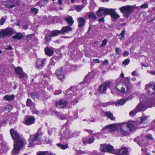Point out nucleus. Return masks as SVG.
Masks as SVG:
<instances>
[{
  "label": "nucleus",
  "mask_w": 155,
  "mask_h": 155,
  "mask_svg": "<svg viewBox=\"0 0 155 155\" xmlns=\"http://www.w3.org/2000/svg\"><path fill=\"white\" fill-rule=\"evenodd\" d=\"M115 9H109L108 15H110L114 19H116L120 17V16L115 11Z\"/></svg>",
  "instance_id": "22"
},
{
  "label": "nucleus",
  "mask_w": 155,
  "mask_h": 155,
  "mask_svg": "<svg viewBox=\"0 0 155 155\" xmlns=\"http://www.w3.org/2000/svg\"><path fill=\"white\" fill-rule=\"evenodd\" d=\"M119 38L121 40H123L124 38V35H120L119 36Z\"/></svg>",
  "instance_id": "62"
},
{
  "label": "nucleus",
  "mask_w": 155,
  "mask_h": 155,
  "mask_svg": "<svg viewBox=\"0 0 155 155\" xmlns=\"http://www.w3.org/2000/svg\"><path fill=\"white\" fill-rule=\"evenodd\" d=\"M113 104V103L110 101L106 103H102L101 105L104 107L107 106H108L112 105Z\"/></svg>",
  "instance_id": "47"
},
{
  "label": "nucleus",
  "mask_w": 155,
  "mask_h": 155,
  "mask_svg": "<svg viewBox=\"0 0 155 155\" xmlns=\"http://www.w3.org/2000/svg\"><path fill=\"white\" fill-rule=\"evenodd\" d=\"M47 89L49 90H51L53 89V86L51 85H47Z\"/></svg>",
  "instance_id": "61"
},
{
  "label": "nucleus",
  "mask_w": 155,
  "mask_h": 155,
  "mask_svg": "<svg viewBox=\"0 0 155 155\" xmlns=\"http://www.w3.org/2000/svg\"><path fill=\"white\" fill-rule=\"evenodd\" d=\"M115 52L116 54L117 55H119L121 53V50H120V49L119 48H116L115 49Z\"/></svg>",
  "instance_id": "52"
},
{
  "label": "nucleus",
  "mask_w": 155,
  "mask_h": 155,
  "mask_svg": "<svg viewBox=\"0 0 155 155\" xmlns=\"http://www.w3.org/2000/svg\"><path fill=\"white\" fill-rule=\"evenodd\" d=\"M149 116H146L145 117H142L140 118V121H138V123L139 124L147 123L148 121V117Z\"/></svg>",
  "instance_id": "33"
},
{
  "label": "nucleus",
  "mask_w": 155,
  "mask_h": 155,
  "mask_svg": "<svg viewBox=\"0 0 155 155\" xmlns=\"http://www.w3.org/2000/svg\"><path fill=\"white\" fill-rule=\"evenodd\" d=\"M103 134V133H102L100 131V132H97V133L95 134V135L96 137L99 138L102 136V134Z\"/></svg>",
  "instance_id": "51"
},
{
  "label": "nucleus",
  "mask_w": 155,
  "mask_h": 155,
  "mask_svg": "<svg viewBox=\"0 0 155 155\" xmlns=\"http://www.w3.org/2000/svg\"><path fill=\"white\" fill-rule=\"evenodd\" d=\"M137 8V6L135 5H127L122 6L119 9L120 12L123 14L124 16L128 17L131 14L134 9Z\"/></svg>",
  "instance_id": "6"
},
{
  "label": "nucleus",
  "mask_w": 155,
  "mask_h": 155,
  "mask_svg": "<svg viewBox=\"0 0 155 155\" xmlns=\"http://www.w3.org/2000/svg\"><path fill=\"white\" fill-rule=\"evenodd\" d=\"M35 120L34 117L31 116H27L25 118V124L27 125H30L34 124Z\"/></svg>",
  "instance_id": "20"
},
{
  "label": "nucleus",
  "mask_w": 155,
  "mask_h": 155,
  "mask_svg": "<svg viewBox=\"0 0 155 155\" xmlns=\"http://www.w3.org/2000/svg\"><path fill=\"white\" fill-rule=\"evenodd\" d=\"M137 8H135L136 9H138L140 8H148V5L147 3H145L144 4H142V5H141L139 7H137Z\"/></svg>",
  "instance_id": "46"
},
{
  "label": "nucleus",
  "mask_w": 155,
  "mask_h": 155,
  "mask_svg": "<svg viewBox=\"0 0 155 155\" xmlns=\"http://www.w3.org/2000/svg\"><path fill=\"white\" fill-rule=\"evenodd\" d=\"M56 131V129L54 128H49L48 130V133L49 135L54 134Z\"/></svg>",
  "instance_id": "43"
},
{
  "label": "nucleus",
  "mask_w": 155,
  "mask_h": 155,
  "mask_svg": "<svg viewBox=\"0 0 155 155\" xmlns=\"http://www.w3.org/2000/svg\"><path fill=\"white\" fill-rule=\"evenodd\" d=\"M52 141V140L51 139H46L45 140V143H51Z\"/></svg>",
  "instance_id": "60"
},
{
  "label": "nucleus",
  "mask_w": 155,
  "mask_h": 155,
  "mask_svg": "<svg viewBox=\"0 0 155 155\" xmlns=\"http://www.w3.org/2000/svg\"><path fill=\"white\" fill-rule=\"evenodd\" d=\"M140 103L134 110L129 113L130 116H134L137 112L144 111L147 108L155 106V97L147 98L145 95L142 94L140 98Z\"/></svg>",
  "instance_id": "1"
},
{
  "label": "nucleus",
  "mask_w": 155,
  "mask_h": 155,
  "mask_svg": "<svg viewBox=\"0 0 155 155\" xmlns=\"http://www.w3.org/2000/svg\"><path fill=\"white\" fill-rule=\"evenodd\" d=\"M55 64V62L54 61L53 58H51L50 60V62L48 65V69L50 70L51 67L54 66Z\"/></svg>",
  "instance_id": "41"
},
{
  "label": "nucleus",
  "mask_w": 155,
  "mask_h": 155,
  "mask_svg": "<svg viewBox=\"0 0 155 155\" xmlns=\"http://www.w3.org/2000/svg\"><path fill=\"white\" fill-rule=\"evenodd\" d=\"M38 9L36 8H32L31 9V11L34 13L35 14H36L38 12Z\"/></svg>",
  "instance_id": "50"
},
{
  "label": "nucleus",
  "mask_w": 155,
  "mask_h": 155,
  "mask_svg": "<svg viewBox=\"0 0 155 155\" xmlns=\"http://www.w3.org/2000/svg\"><path fill=\"white\" fill-rule=\"evenodd\" d=\"M8 2H11L12 3H16L19 2L18 0H11L10 1H8Z\"/></svg>",
  "instance_id": "57"
},
{
  "label": "nucleus",
  "mask_w": 155,
  "mask_h": 155,
  "mask_svg": "<svg viewBox=\"0 0 155 155\" xmlns=\"http://www.w3.org/2000/svg\"><path fill=\"white\" fill-rule=\"evenodd\" d=\"M12 108V106L10 105H7L5 108V110L8 112L10 111Z\"/></svg>",
  "instance_id": "48"
},
{
  "label": "nucleus",
  "mask_w": 155,
  "mask_h": 155,
  "mask_svg": "<svg viewBox=\"0 0 155 155\" xmlns=\"http://www.w3.org/2000/svg\"><path fill=\"white\" fill-rule=\"evenodd\" d=\"M61 91L60 90H57L55 91L54 94L55 95H58L61 94Z\"/></svg>",
  "instance_id": "56"
},
{
  "label": "nucleus",
  "mask_w": 155,
  "mask_h": 155,
  "mask_svg": "<svg viewBox=\"0 0 155 155\" xmlns=\"http://www.w3.org/2000/svg\"><path fill=\"white\" fill-rule=\"evenodd\" d=\"M5 20L3 18H2L0 20V25H3L4 23L5 22Z\"/></svg>",
  "instance_id": "59"
},
{
  "label": "nucleus",
  "mask_w": 155,
  "mask_h": 155,
  "mask_svg": "<svg viewBox=\"0 0 155 155\" xmlns=\"http://www.w3.org/2000/svg\"><path fill=\"white\" fill-rule=\"evenodd\" d=\"M130 62V60L129 59H125V60H124L123 62V64H124L125 65H127L129 64Z\"/></svg>",
  "instance_id": "54"
},
{
  "label": "nucleus",
  "mask_w": 155,
  "mask_h": 155,
  "mask_svg": "<svg viewBox=\"0 0 155 155\" xmlns=\"http://www.w3.org/2000/svg\"><path fill=\"white\" fill-rule=\"evenodd\" d=\"M107 40L106 39H105L103 40L102 42V44H101V47H104L107 44Z\"/></svg>",
  "instance_id": "53"
},
{
  "label": "nucleus",
  "mask_w": 155,
  "mask_h": 155,
  "mask_svg": "<svg viewBox=\"0 0 155 155\" xmlns=\"http://www.w3.org/2000/svg\"><path fill=\"white\" fill-rule=\"evenodd\" d=\"M57 145L61 149L64 150L68 148V146L67 144L64 145L61 143H58L57 144Z\"/></svg>",
  "instance_id": "39"
},
{
  "label": "nucleus",
  "mask_w": 155,
  "mask_h": 155,
  "mask_svg": "<svg viewBox=\"0 0 155 155\" xmlns=\"http://www.w3.org/2000/svg\"><path fill=\"white\" fill-rule=\"evenodd\" d=\"M23 35L21 33H18L15 35L13 36L12 38L14 39L19 40L23 38Z\"/></svg>",
  "instance_id": "37"
},
{
  "label": "nucleus",
  "mask_w": 155,
  "mask_h": 155,
  "mask_svg": "<svg viewBox=\"0 0 155 155\" xmlns=\"http://www.w3.org/2000/svg\"><path fill=\"white\" fill-rule=\"evenodd\" d=\"M118 85H122V83L121 82H120L117 83L116 87H114V90L116 92L118 91V92H121L122 94H124L125 93V89L123 87H121V90H119L118 87Z\"/></svg>",
  "instance_id": "25"
},
{
  "label": "nucleus",
  "mask_w": 155,
  "mask_h": 155,
  "mask_svg": "<svg viewBox=\"0 0 155 155\" xmlns=\"http://www.w3.org/2000/svg\"><path fill=\"white\" fill-rule=\"evenodd\" d=\"M132 99V96L130 95L127 98L124 99H121L115 103L116 106H119L123 105L126 101L129 100H131Z\"/></svg>",
  "instance_id": "21"
},
{
  "label": "nucleus",
  "mask_w": 155,
  "mask_h": 155,
  "mask_svg": "<svg viewBox=\"0 0 155 155\" xmlns=\"http://www.w3.org/2000/svg\"><path fill=\"white\" fill-rule=\"evenodd\" d=\"M94 77L93 72H91L89 73L88 74L85 76L83 81L84 83H89Z\"/></svg>",
  "instance_id": "23"
},
{
  "label": "nucleus",
  "mask_w": 155,
  "mask_h": 155,
  "mask_svg": "<svg viewBox=\"0 0 155 155\" xmlns=\"http://www.w3.org/2000/svg\"><path fill=\"white\" fill-rule=\"evenodd\" d=\"M54 113L58 118L61 119L62 120L66 119L68 118L67 115L63 114H61L59 112L57 111H54Z\"/></svg>",
  "instance_id": "27"
},
{
  "label": "nucleus",
  "mask_w": 155,
  "mask_h": 155,
  "mask_svg": "<svg viewBox=\"0 0 155 155\" xmlns=\"http://www.w3.org/2000/svg\"><path fill=\"white\" fill-rule=\"evenodd\" d=\"M105 115L111 120H114L115 119V118L114 117L113 114L110 111L106 112L105 113Z\"/></svg>",
  "instance_id": "35"
},
{
  "label": "nucleus",
  "mask_w": 155,
  "mask_h": 155,
  "mask_svg": "<svg viewBox=\"0 0 155 155\" xmlns=\"http://www.w3.org/2000/svg\"><path fill=\"white\" fill-rule=\"evenodd\" d=\"M146 137L148 140L153 141L154 140L151 134H147Z\"/></svg>",
  "instance_id": "45"
},
{
  "label": "nucleus",
  "mask_w": 155,
  "mask_h": 155,
  "mask_svg": "<svg viewBox=\"0 0 155 155\" xmlns=\"http://www.w3.org/2000/svg\"><path fill=\"white\" fill-rule=\"evenodd\" d=\"M42 128L40 127L38 129L37 132L34 135H31L28 140L29 142L28 146L32 147L36 144H37V141L40 140L43 134V132L42 131Z\"/></svg>",
  "instance_id": "3"
},
{
  "label": "nucleus",
  "mask_w": 155,
  "mask_h": 155,
  "mask_svg": "<svg viewBox=\"0 0 155 155\" xmlns=\"http://www.w3.org/2000/svg\"><path fill=\"white\" fill-rule=\"evenodd\" d=\"M13 34L12 29L11 28H7L1 30L0 32V37H3L6 35H11Z\"/></svg>",
  "instance_id": "14"
},
{
  "label": "nucleus",
  "mask_w": 155,
  "mask_h": 155,
  "mask_svg": "<svg viewBox=\"0 0 155 155\" xmlns=\"http://www.w3.org/2000/svg\"><path fill=\"white\" fill-rule=\"evenodd\" d=\"M134 141L137 142V144L140 146H142L145 143V142H144L145 141L144 139H143L141 137H138L134 139Z\"/></svg>",
  "instance_id": "28"
},
{
  "label": "nucleus",
  "mask_w": 155,
  "mask_h": 155,
  "mask_svg": "<svg viewBox=\"0 0 155 155\" xmlns=\"http://www.w3.org/2000/svg\"><path fill=\"white\" fill-rule=\"evenodd\" d=\"M84 7V5H77L75 6L76 10L78 12L81 11Z\"/></svg>",
  "instance_id": "44"
},
{
  "label": "nucleus",
  "mask_w": 155,
  "mask_h": 155,
  "mask_svg": "<svg viewBox=\"0 0 155 155\" xmlns=\"http://www.w3.org/2000/svg\"><path fill=\"white\" fill-rule=\"evenodd\" d=\"M55 74L58 78L60 80H63L64 78V71L62 68L57 69Z\"/></svg>",
  "instance_id": "15"
},
{
  "label": "nucleus",
  "mask_w": 155,
  "mask_h": 155,
  "mask_svg": "<svg viewBox=\"0 0 155 155\" xmlns=\"http://www.w3.org/2000/svg\"><path fill=\"white\" fill-rule=\"evenodd\" d=\"M46 32L47 33H46L45 34V40L46 42H48L50 41V37H52L48 35V32L47 30L46 31Z\"/></svg>",
  "instance_id": "42"
},
{
  "label": "nucleus",
  "mask_w": 155,
  "mask_h": 155,
  "mask_svg": "<svg viewBox=\"0 0 155 155\" xmlns=\"http://www.w3.org/2000/svg\"><path fill=\"white\" fill-rule=\"evenodd\" d=\"M46 59H38L36 61L35 68L40 70L44 67L46 62Z\"/></svg>",
  "instance_id": "12"
},
{
  "label": "nucleus",
  "mask_w": 155,
  "mask_h": 155,
  "mask_svg": "<svg viewBox=\"0 0 155 155\" xmlns=\"http://www.w3.org/2000/svg\"><path fill=\"white\" fill-rule=\"evenodd\" d=\"M108 63V60L107 59L105 60L104 61L102 62V64L103 65H106Z\"/></svg>",
  "instance_id": "63"
},
{
  "label": "nucleus",
  "mask_w": 155,
  "mask_h": 155,
  "mask_svg": "<svg viewBox=\"0 0 155 155\" xmlns=\"http://www.w3.org/2000/svg\"><path fill=\"white\" fill-rule=\"evenodd\" d=\"M76 91H78L75 87L70 88L65 92L64 93L67 97L68 98H71L72 97L75 99L72 102V104H73L77 103L78 102V99L80 98L79 96L78 95V93H76Z\"/></svg>",
  "instance_id": "4"
},
{
  "label": "nucleus",
  "mask_w": 155,
  "mask_h": 155,
  "mask_svg": "<svg viewBox=\"0 0 155 155\" xmlns=\"http://www.w3.org/2000/svg\"><path fill=\"white\" fill-rule=\"evenodd\" d=\"M109 9L104 8H100L97 12V15L98 16H101L103 15H108Z\"/></svg>",
  "instance_id": "17"
},
{
  "label": "nucleus",
  "mask_w": 155,
  "mask_h": 155,
  "mask_svg": "<svg viewBox=\"0 0 155 155\" xmlns=\"http://www.w3.org/2000/svg\"><path fill=\"white\" fill-rule=\"evenodd\" d=\"M36 155H55V154L50 151H41L38 152Z\"/></svg>",
  "instance_id": "32"
},
{
  "label": "nucleus",
  "mask_w": 155,
  "mask_h": 155,
  "mask_svg": "<svg viewBox=\"0 0 155 155\" xmlns=\"http://www.w3.org/2000/svg\"><path fill=\"white\" fill-rule=\"evenodd\" d=\"M45 50L46 54L49 56H51L54 53V50L49 48H45Z\"/></svg>",
  "instance_id": "30"
},
{
  "label": "nucleus",
  "mask_w": 155,
  "mask_h": 155,
  "mask_svg": "<svg viewBox=\"0 0 155 155\" xmlns=\"http://www.w3.org/2000/svg\"><path fill=\"white\" fill-rule=\"evenodd\" d=\"M10 134L11 137L14 141L18 142V141H19L21 139H24L20 138L17 130L15 129L12 128L10 130Z\"/></svg>",
  "instance_id": "11"
},
{
  "label": "nucleus",
  "mask_w": 155,
  "mask_h": 155,
  "mask_svg": "<svg viewBox=\"0 0 155 155\" xmlns=\"http://www.w3.org/2000/svg\"><path fill=\"white\" fill-rule=\"evenodd\" d=\"M77 21L78 22V27H81L84 26L85 22V19L82 17H80L77 19Z\"/></svg>",
  "instance_id": "31"
},
{
  "label": "nucleus",
  "mask_w": 155,
  "mask_h": 155,
  "mask_svg": "<svg viewBox=\"0 0 155 155\" xmlns=\"http://www.w3.org/2000/svg\"><path fill=\"white\" fill-rule=\"evenodd\" d=\"M114 154L116 155H128V150L126 148H121L119 150H115Z\"/></svg>",
  "instance_id": "18"
},
{
  "label": "nucleus",
  "mask_w": 155,
  "mask_h": 155,
  "mask_svg": "<svg viewBox=\"0 0 155 155\" xmlns=\"http://www.w3.org/2000/svg\"><path fill=\"white\" fill-rule=\"evenodd\" d=\"M78 112L77 110H76L74 112V115L73 118L74 119H76L78 117Z\"/></svg>",
  "instance_id": "55"
},
{
  "label": "nucleus",
  "mask_w": 155,
  "mask_h": 155,
  "mask_svg": "<svg viewBox=\"0 0 155 155\" xmlns=\"http://www.w3.org/2000/svg\"><path fill=\"white\" fill-rule=\"evenodd\" d=\"M26 141L25 139H21L18 142L14 141V147L12 151V155H17L19 153L21 148L24 147L26 144Z\"/></svg>",
  "instance_id": "5"
},
{
  "label": "nucleus",
  "mask_w": 155,
  "mask_h": 155,
  "mask_svg": "<svg viewBox=\"0 0 155 155\" xmlns=\"http://www.w3.org/2000/svg\"><path fill=\"white\" fill-rule=\"evenodd\" d=\"M4 99L7 101L12 100L14 98V95H6L4 97Z\"/></svg>",
  "instance_id": "40"
},
{
  "label": "nucleus",
  "mask_w": 155,
  "mask_h": 155,
  "mask_svg": "<svg viewBox=\"0 0 155 155\" xmlns=\"http://www.w3.org/2000/svg\"><path fill=\"white\" fill-rule=\"evenodd\" d=\"M15 5H6V6L8 8H12L14 7H15Z\"/></svg>",
  "instance_id": "58"
},
{
  "label": "nucleus",
  "mask_w": 155,
  "mask_h": 155,
  "mask_svg": "<svg viewBox=\"0 0 155 155\" xmlns=\"http://www.w3.org/2000/svg\"><path fill=\"white\" fill-rule=\"evenodd\" d=\"M31 97L32 99H35L37 98L38 97V95L37 93H33L31 94Z\"/></svg>",
  "instance_id": "49"
},
{
  "label": "nucleus",
  "mask_w": 155,
  "mask_h": 155,
  "mask_svg": "<svg viewBox=\"0 0 155 155\" xmlns=\"http://www.w3.org/2000/svg\"><path fill=\"white\" fill-rule=\"evenodd\" d=\"M15 70L19 78H27V75L23 71L21 67H17L15 69Z\"/></svg>",
  "instance_id": "16"
},
{
  "label": "nucleus",
  "mask_w": 155,
  "mask_h": 155,
  "mask_svg": "<svg viewBox=\"0 0 155 155\" xmlns=\"http://www.w3.org/2000/svg\"><path fill=\"white\" fill-rule=\"evenodd\" d=\"M112 84L111 82L110 81H106L104 83L101 84L98 88V90L101 93L105 92L107 87L110 88L111 90L112 88L110 86Z\"/></svg>",
  "instance_id": "9"
},
{
  "label": "nucleus",
  "mask_w": 155,
  "mask_h": 155,
  "mask_svg": "<svg viewBox=\"0 0 155 155\" xmlns=\"http://www.w3.org/2000/svg\"><path fill=\"white\" fill-rule=\"evenodd\" d=\"M26 105L28 107H31L33 108L35 107V104L32 102L30 99H28L26 101Z\"/></svg>",
  "instance_id": "38"
},
{
  "label": "nucleus",
  "mask_w": 155,
  "mask_h": 155,
  "mask_svg": "<svg viewBox=\"0 0 155 155\" xmlns=\"http://www.w3.org/2000/svg\"><path fill=\"white\" fill-rule=\"evenodd\" d=\"M145 90L149 94H155V85L153 86L151 83L147 84L145 86Z\"/></svg>",
  "instance_id": "10"
},
{
  "label": "nucleus",
  "mask_w": 155,
  "mask_h": 155,
  "mask_svg": "<svg viewBox=\"0 0 155 155\" xmlns=\"http://www.w3.org/2000/svg\"><path fill=\"white\" fill-rule=\"evenodd\" d=\"M66 21L67 23L70 25L71 26L74 23V21L73 20L71 16H69L66 18Z\"/></svg>",
  "instance_id": "36"
},
{
  "label": "nucleus",
  "mask_w": 155,
  "mask_h": 155,
  "mask_svg": "<svg viewBox=\"0 0 155 155\" xmlns=\"http://www.w3.org/2000/svg\"><path fill=\"white\" fill-rule=\"evenodd\" d=\"M114 124L115 130L117 129L115 133L117 136H127L136 128L135 123L133 121Z\"/></svg>",
  "instance_id": "2"
},
{
  "label": "nucleus",
  "mask_w": 155,
  "mask_h": 155,
  "mask_svg": "<svg viewBox=\"0 0 155 155\" xmlns=\"http://www.w3.org/2000/svg\"><path fill=\"white\" fill-rule=\"evenodd\" d=\"M85 17H88L89 18L92 20H95L97 18L93 12H89L87 13L85 15Z\"/></svg>",
  "instance_id": "34"
},
{
  "label": "nucleus",
  "mask_w": 155,
  "mask_h": 155,
  "mask_svg": "<svg viewBox=\"0 0 155 155\" xmlns=\"http://www.w3.org/2000/svg\"><path fill=\"white\" fill-rule=\"evenodd\" d=\"M100 149L103 152H107L114 153L115 149L112 146L109 144H101L100 145Z\"/></svg>",
  "instance_id": "8"
},
{
  "label": "nucleus",
  "mask_w": 155,
  "mask_h": 155,
  "mask_svg": "<svg viewBox=\"0 0 155 155\" xmlns=\"http://www.w3.org/2000/svg\"><path fill=\"white\" fill-rule=\"evenodd\" d=\"M61 132L60 134L61 136V138H64L65 139H68L72 137L70 130L65 127H63L61 130Z\"/></svg>",
  "instance_id": "7"
},
{
  "label": "nucleus",
  "mask_w": 155,
  "mask_h": 155,
  "mask_svg": "<svg viewBox=\"0 0 155 155\" xmlns=\"http://www.w3.org/2000/svg\"><path fill=\"white\" fill-rule=\"evenodd\" d=\"M44 2V1H41L39 2H38L36 3V5H40L42 6V5H43L42 4V2Z\"/></svg>",
  "instance_id": "64"
},
{
  "label": "nucleus",
  "mask_w": 155,
  "mask_h": 155,
  "mask_svg": "<svg viewBox=\"0 0 155 155\" xmlns=\"http://www.w3.org/2000/svg\"><path fill=\"white\" fill-rule=\"evenodd\" d=\"M94 140V137H92L89 139H87L86 137H84L82 139L83 143L84 144L87 143L91 144L93 143Z\"/></svg>",
  "instance_id": "26"
},
{
  "label": "nucleus",
  "mask_w": 155,
  "mask_h": 155,
  "mask_svg": "<svg viewBox=\"0 0 155 155\" xmlns=\"http://www.w3.org/2000/svg\"><path fill=\"white\" fill-rule=\"evenodd\" d=\"M47 31L48 32V35L52 37L56 36L61 34V30H54L51 31L47 30Z\"/></svg>",
  "instance_id": "24"
},
{
  "label": "nucleus",
  "mask_w": 155,
  "mask_h": 155,
  "mask_svg": "<svg viewBox=\"0 0 155 155\" xmlns=\"http://www.w3.org/2000/svg\"><path fill=\"white\" fill-rule=\"evenodd\" d=\"M67 102L64 100L61 99L56 102L57 107L59 108H64L66 107Z\"/></svg>",
  "instance_id": "19"
},
{
  "label": "nucleus",
  "mask_w": 155,
  "mask_h": 155,
  "mask_svg": "<svg viewBox=\"0 0 155 155\" xmlns=\"http://www.w3.org/2000/svg\"><path fill=\"white\" fill-rule=\"evenodd\" d=\"M61 31V34H64L71 31L72 29L70 26H67L63 27Z\"/></svg>",
  "instance_id": "29"
},
{
  "label": "nucleus",
  "mask_w": 155,
  "mask_h": 155,
  "mask_svg": "<svg viewBox=\"0 0 155 155\" xmlns=\"http://www.w3.org/2000/svg\"><path fill=\"white\" fill-rule=\"evenodd\" d=\"M115 130V126L114 124H112L108 125L103 128L101 132L103 134H107Z\"/></svg>",
  "instance_id": "13"
}]
</instances>
